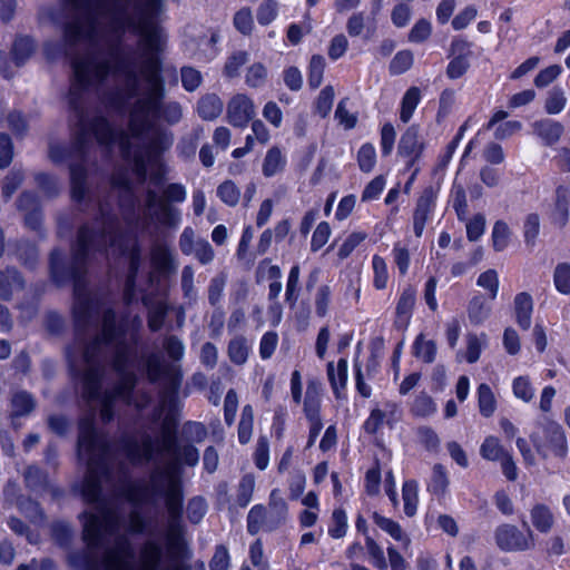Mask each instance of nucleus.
<instances>
[{"mask_svg":"<svg viewBox=\"0 0 570 570\" xmlns=\"http://www.w3.org/2000/svg\"><path fill=\"white\" fill-rule=\"evenodd\" d=\"M163 11V0H155L142 21H130L129 27L139 36L136 48L114 45L111 61L88 65L96 86L109 75L120 80L121 88L105 96L109 107L120 111L134 100L129 108L128 130L135 139L144 138L158 120L174 126L183 119V107L178 101H164L166 81L161 55L167 36L158 23Z\"/></svg>","mask_w":570,"mask_h":570,"instance_id":"obj_1","label":"nucleus"},{"mask_svg":"<svg viewBox=\"0 0 570 570\" xmlns=\"http://www.w3.org/2000/svg\"><path fill=\"white\" fill-rule=\"evenodd\" d=\"M101 322V332L94 337L88 333L75 334L73 342L66 347V358L71 379L80 383V397L89 406L79 421L90 412L96 415L97 403L100 420L107 424L115 417L118 401L140 412L153 397L146 390L135 391L137 375L130 367L136 343L127 340L126 321H119L115 309L106 308Z\"/></svg>","mask_w":570,"mask_h":570,"instance_id":"obj_2","label":"nucleus"},{"mask_svg":"<svg viewBox=\"0 0 570 570\" xmlns=\"http://www.w3.org/2000/svg\"><path fill=\"white\" fill-rule=\"evenodd\" d=\"M52 13L62 27L61 41H47L43 51L49 60L68 57L72 68L70 88L76 82V66L111 61L110 48L121 43L126 32L135 35L131 20H141L155 0H63Z\"/></svg>","mask_w":570,"mask_h":570,"instance_id":"obj_3","label":"nucleus"},{"mask_svg":"<svg viewBox=\"0 0 570 570\" xmlns=\"http://www.w3.org/2000/svg\"><path fill=\"white\" fill-rule=\"evenodd\" d=\"M128 257L126 278L137 279L141 265V249L138 240L121 226L118 215L108 202L99 203V217L92 224H83L71 247V259L65 261L61 249L50 253L49 268L52 282L58 286L73 283L75 303L72 307L75 334L88 333L95 313V302L86 288L88 256L91 252L107 253Z\"/></svg>","mask_w":570,"mask_h":570,"instance_id":"obj_4","label":"nucleus"},{"mask_svg":"<svg viewBox=\"0 0 570 570\" xmlns=\"http://www.w3.org/2000/svg\"><path fill=\"white\" fill-rule=\"evenodd\" d=\"M95 413L90 412L78 422V455L87 461V473L81 494L86 502L95 504L96 512L83 511L82 540L90 549H100L104 534H116L121 528V517L102 497V484H112V459L108 442L96 433Z\"/></svg>","mask_w":570,"mask_h":570,"instance_id":"obj_5","label":"nucleus"},{"mask_svg":"<svg viewBox=\"0 0 570 570\" xmlns=\"http://www.w3.org/2000/svg\"><path fill=\"white\" fill-rule=\"evenodd\" d=\"M90 73L88 65L78 63L76 66V82L69 89L68 102L76 118L71 146L69 148L58 144L49 146V158L52 163L60 164L67 159L70 160L71 197L77 203L85 200L88 193L86 163L92 138L107 147L116 140V132L106 117L95 116L89 120L86 115L83 94L89 87L96 86Z\"/></svg>","mask_w":570,"mask_h":570,"instance_id":"obj_6","label":"nucleus"},{"mask_svg":"<svg viewBox=\"0 0 570 570\" xmlns=\"http://www.w3.org/2000/svg\"><path fill=\"white\" fill-rule=\"evenodd\" d=\"M154 497L165 500L168 512V541L171 547H176L184 533L181 525L184 489L179 475L175 471L168 473L151 471L149 483L146 487L141 489L130 487L126 493L127 500L132 504L153 502L151 498Z\"/></svg>","mask_w":570,"mask_h":570,"instance_id":"obj_7","label":"nucleus"},{"mask_svg":"<svg viewBox=\"0 0 570 570\" xmlns=\"http://www.w3.org/2000/svg\"><path fill=\"white\" fill-rule=\"evenodd\" d=\"M164 439H163V451L171 455L173 463L166 469H155L154 471L169 472L175 471L181 480V465L196 466L199 462L198 449L190 444H179L177 442V421L168 413L161 424Z\"/></svg>","mask_w":570,"mask_h":570,"instance_id":"obj_8","label":"nucleus"},{"mask_svg":"<svg viewBox=\"0 0 570 570\" xmlns=\"http://www.w3.org/2000/svg\"><path fill=\"white\" fill-rule=\"evenodd\" d=\"M531 442L537 453L547 460L550 455L564 460L568 455V441L563 428L553 421L547 422L542 435L532 433Z\"/></svg>","mask_w":570,"mask_h":570,"instance_id":"obj_9","label":"nucleus"},{"mask_svg":"<svg viewBox=\"0 0 570 570\" xmlns=\"http://www.w3.org/2000/svg\"><path fill=\"white\" fill-rule=\"evenodd\" d=\"M157 440L148 432L139 433V439L127 436L121 440V449L134 465H141L154 461L155 456L163 451V446H157Z\"/></svg>","mask_w":570,"mask_h":570,"instance_id":"obj_10","label":"nucleus"},{"mask_svg":"<svg viewBox=\"0 0 570 570\" xmlns=\"http://www.w3.org/2000/svg\"><path fill=\"white\" fill-rule=\"evenodd\" d=\"M497 546L507 552L527 551L534 548L533 532L528 527L527 534L513 524H501L494 531Z\"/></svg>","mask_w":570,"mask_h":570,"instance_id":"obj_11","label":"nucleus"},{"mask_svg":"<svg viewBox=\"0 0 570 570\" xmlns=\"http://www.w3.org/2000/svg\"><path fill=\"white\" fill-rule=\"evenodd\" d=\"M135 550L125 535L115 540V546L105 552L102 564L105 570H130Z\"/></svg>","mask_w":570,"mask_h":570,"instance_id":"obj_12","label":"nucleus"},{"mask_svg":"<svg viewBox=\"0 0 570 570\" xmlns=\"http://www.w3.org/2000/svg\"><path fill=\"white\" fill-rule=\"evenodd\" d=\"M424 148L425 142L420 135V126L413 124L407 127L397 146V155L406 159V169H411L419 161Z\"/></svg>","mask_w":570,"mask_h":570,"instance_id":"obj_13","label":"nucleus"},{"mask_svg":"<svg viewBox=\"0 0 570 570\" xmlns=\"http://www.w3.org/2000/svg\"><path fill=\"white\" fill-rule=\"evenodd\" d=\"M471 43L464 39L455 38L450 46V60L446 67L448 78L454 80L461 78L470 68V59L473 55Z\"/></svg>","mask_w":570,"mask_h":570,"instance_id":"obj_14","label":"nucleus"},{"mask_svg":"<svg viewBox=\"0 0 570 570\" xmlns=\"http://www.w3.org/2000/svg\"><path fill=\"white\" fill-rule=\"evenodd\" d=\"M255 116L253 101L245 95L234 96L227 105V120L234 127L244 128Z\"/></svg>","mask_w":570,"mask_h":570,"instance_id":"obj_15","label":"nucleus"},{"mask_svg":"<svg viewBox=\"0 0 570 570\" xmlns=\"http://www.w3.org/2000/svg\"><path fill=\"white\" fill-rule=\"evenodd\" d=\"M436 195L432 187H426L416 200L413 213V230L416 237H421L425 224L434 209Z\"/></svg>","mask_w":570,"mask_h":570,"instance_id":"obj_16","label":"nucleus"},{"mask_svg":"<svg viewBox=\"0 0 570 570\" xmlns=\"http://www.w3.org/2000/svg\"><path fill=\"white\" fill-rule=\"evenodd\" d=\"M288 517V507L278 489L272 490L266 507V531L272 532L283 525Z\"/></svg>","mask_w":570,"mask_h":570,"instance_id":"obj_17","label":"nucleus"},{"mask_svg":"<svg viewBox=\"0 0 570 570\" xmlns=\"http://www.w3.org/2000/svg\"><path fill=\"white\" fill-rule=\"evenodd\" d=\"M26 279L23 275L14 266L0 268V299L9 302L13 298L14 293L23 291Z\"/></svg>","mask_w":570,"mask_h":570,"instance_id":"obj_18","label":"nucleus"},{"mask_svg":"<svg viewBox=\"0 0 570 570\" xmlns=\"http://www.w3.org/2000/svg\"><path fill=\"white\" fill-rule=\"evenodd\" d=\"M416 301V292L412 286H407L401 293L396 304L394 327L405 331L410 324L412 312Z\"/></svg>","mask_w":570,"mask_h":570,"instance_id":"obj_19","label":"nucleus"},{"mask_svg":"<svg viewBox=\"0 0 570 570\" xmlns=\"http://www.w3.org/2000/svg\"><path fill=\"white\" fill-rule=\"evenodd\" d=\"M183 382V372L179 367L169 366L165 371L164 385L160 391L163 405L174 407Z\"/></svg>","mask_w":570,"mask_h":570,"instance_id":"obj_20","label":"nucleus"},{"mask_svg":"<svg viewBox=\"0 0 570 570\" xmlns=\"http://www.w3.org/2000/svg\"><path fill=\"white\" fill-rule=\"evenodd\" d=\"M150 262L155 273L161 277L174 274L177 268L174 255L166 245H156L153 247Z\"/></svg>","mask_w":570,"mask_h":570,"instance_id":"obj_21","label":"nucleus"},{"mask_svg":"<svg viewBox=\"0 0 570 570\" xmlns=\"http://www.w3.org/2000/svg\"><path fill=\"white\" fill-rule=\"evenodd\" d=\"M532 128L533 132L542 140L544 146L556 145L564 131L562 124L549 118L534 121Z\"/></svg>","mask_w":570,"mask_h":570,"instance_id":"obj_22","label":"nucleus"},{"mask_svg":"<svg viewBox=\"0 0 570 570\" xmlns=\"http://www.w3.org/2000/svg\"><path fill=\"white\" fill-rule=\"evenodd\" d=\"M163 556L161 546L155 540H147L140 548L141 567L135 568L132 563L130 570H158Z\"/></svg>","mask_w":570,"mask_h":570,"instance_id":"obj_23","label":"nucleus"},{"mask_svg":"<svg viewBox=\"0 0 570 570\" xmlns=\"http://www.w3.org/2000/svg\"><path fill=\"white\" fill-rule=\"evenodd\" d=\"M533 312V299L527 292H521L514 297L515 322L523 331L531 326V316Z\"/></svg>","mask_w":570,"mask_h":570,"instance_id":"obj_24","label":"nucleus"},{"mask_svg":"<svg viewBox=\"0 0 570 570\" xmlns=\"http://www.w3.org/2000/svg\"><path fill=\"white\" fill-rule=\"evenodd\" d=\"M450 479L445 466L441 463H435L432 466V473L428 482L426 489L436 498H443L449 489Z\"/></svg>","mask_w":570,"mask_h":570,"instance_id":"obj_25","label":"nucleus"},{"mask_svg":"<svg viewBox=\"0 0 570 570\" xmlns=\"http://www.w3.org/2000/svg\"><path fill=\"white\" fill-rule=\"evenodd\" d=\"M327 377L336 399H342L341 390H344L347 382V361L340 358L337 365L333 362L327 364Z\"/></svg>","mask_w":570,"mask_h":570,"instance_id":"obj_26","label":"nucleus"},{"mask_svg":"<svg viewBox=\"0 0 570 570\" xmlns=\"http://www.w3.org/2000/svg\"><path fill=\"white\" fill-rule=\"evenodd\" d=\"M287 160L283 155L282 150L274 146L269 148L265 155L262 173L266 178H271L277 174H281L285 170Z\"/></svg>","mask_w":570,"mask_h":570,"instance_id":"obj_27","label":"nucleus"},{"mask_svg":"<svg viewBox=\"0 0 570 570\" xmlns=\"http://www.w3.org/2000/svg\"><path fill=\"white\" fill-rule=\"evenodd\" d=\"M37 406L35 396L24 390L16 392L11 397L12 419L28 416Z\"/></svg>","mask_w":570,"mask_h":570,"instance_id":"obj_28","label":"nucleus"},{"mask_svg":"<svg viewBox=\"0 0 570 570\" xmlns=\"http://www.w3.org/2000/svg\"><path fill=\"white\" fill-rule=\"evenodd\" d=\"M153 135L147 144V151L153 157H158L170 149L174 144V134L161 128H153Z\"/></svg>","mask_w":570,"mask_h":570,"instance_id":"obj_29","label":"nucleus"},{"mask_svg":"<svg viewBox=\"0 0 570 570\" xmlns=\"http://www.w3.org/2000/svg\"><path fill=\"white\" fill-rule=\"evenodd\" d=\"M530 517L533 527L541 533H548L553 528L554 515L547 504H534L530 510Z\"/></svg>","mask_w":570,"mask_h":570,"instance_id":"obj_30","label":"nucleus"},{"mask_svg":"<svg viewBox=\"0 0 570 570\" xmlns=\"http://www.w3.org/2000/svg\"><path fill=\"white\" fill-rule=\"evenodd\" d=\"M224 104L216 94H207L197 102V111L202 119L214 120L223 111Z\"/></svg>","mask_w":570,"mask_h":570,"instance_id":"obj_31","label":"nucleus"},{"mask_svg":"<svg viewBox=\"0 0 570 570\" xmlns=\"http://www.w3.org/2000/svg\"><path fill=\"white\" fill-rule=\"evenodd\" d=\"M36 42L28 36H19L16 38L12 48L11 56L17 67H21L26 61L35 53Z\"/></svg>","mask_w":570,"mask_h":570,"instance_id":"obj_32","label":"nucleus"},{"mask_svg":"<svg viewBox=\"0 0 570 570\" xmlns=\"http://www.w3.org/2000/svg\"><path fill=\"white\" fill-rule=\"evenodd\" d=\"M97 550L87 546L83 550L69 553V564L79 570H98V559L95 554Z\"/></svg>","mask_w":570,"mask_h":570,"instance_id":"obj_33","label":"nucleus"},{"mask_svg":"<svg viewBox=\"0 0 570 570\" xmlns=\"http://www.w3.org/2000/svg\"><path fill=\"white\" fill-rule=\"evenodd\" d=\"M249 351L247 338L243 335H238L228 342L227 354L229 361L235 365H244L248 360Z\"/></svg>","mask_w":570,"mask_h":570,"instance_id":"obj_34","label":"nucleus"},{"mask_svg":"<svg viewBox=\"0 0 570 570\" xmlns=\"http://www.w3.org/2000/svg\"><path fill=\"white\" fill-rule=\"evenodd\" d=\"M303 411L308 422L322 421L320 414L321 399L317 386L314 383L307 385Z\"/></svg>","mask_w":570,"mask_h":570,"instance_id":"obj_35","label":"nucleus"},{"mask_svg":"<svg viewBox=\"0 0 570 570\" xmlns=\"http://www.w3.org/2000/svg\"><path fill=\"white\" fill-rule=\"evenodd\" d=\"M372 519L381 530L390 534L394 540L402 541L405 546L410 544V538L403 532L401 525L396 521L383 517L379 512H373Z\"/></svg>","mask_w":570,"mask_h":570,"instance_id":"obj_36","label":"nucleus"},{"mask_svg":"<svg viewBox=\"0 0 570 570\" xmlns=\"http://www.w3.org/2000/svg\"><path fill=\"white\" fill-rule=\"evenodd\" d=\"M16 256L23 266L33 269L38 263L39 252L36 244L21 239L16 245Z\"/></svg>","mask_w":570,"mask_h":570,"instance_id":"obj_37","label":"nucleus"},{"mask_svg":"<svg viewBox=\"0 0 570 570\" xmlns=\"http://www.w3.org/2000/svg\"><path fill=\"white\" fill-rule=\"evenodd\" d=\"M491 313V306L487 303L483 295L472 297L468 306L469 320L474 325L482 324Z\"/></svg>","mask_w":570,"mask_h":570,"instance_id":"obj_38","label":"nucleus"},{"mask_svg":"<svg viewBox=\"0 0 570 570\" xmlns=\"http://www.w3.org/2000/svg\"><path fill=\"white\" fill-rule=\"evenodd\" d=\"M413 355L424 363H433L436 356V343L433 340H425L421 333L413 343Z\"/></svg>","mask_w":570,"mask_h":570,"instance_id":"obj_39","label":"nucleus"},{"mask_svg":"<svg viewBox=\"0 0 570 570\" xmlns=\"http://www.w3.org/2000/svg\"><path fill=\"white\" fill-rule=\"evenodd\" d=\"M421 100V90L417 87H410L401 101L400 119L406 124L412 118L414 110L416 109Z\"/></svg>","mask_w":570,"mask_h":570,"instance_id":"obj_40","label":"nucleus"},{"mask_svg":"<svg viewBox=\"0 0 570 570\" xmlns=\"http://www.w3.org/2000/svg\"><path fill=\"white\" fill-rule=\"evenodd\" d=\"M24 181V171L22 169H11L1 180V196L4 202H9L12 195Z\"/></svg>","mask_w":570,"mask_h":570,"instance_id":"obj_41","label":"nucleus"},{"mask_svg":"<svg viewBox=\"0 0 570 570\" xmlns=\"http://www.w3.org/2000/svg\"><path fill=\"white\" fill-rule=\"evenodd\" d=\"M415 480H406L402 487V499L404 502V513L407 517H413L416 513L419 503V490Z\"/></svg>","mask_w":570,"mask_h":570,"instance_id":"obj_42","label":"nucleus"},{"mask_svg":"<svg viewBox=\"0 0 570 570\" xmlns=\"http://www.w3.org/2000/svg\"><path fill=\"white\" fill-rule=\"evenodd\" d=\"M26 487L31 491L43 490L48 484V474L39 466L28 465L23 472Z\"/></svg>","mask_w":570,"mask_h":570,"instance_id":"obj_43","label":"nucleus"},{"mask_svg":"<svg viewBox=\"0 0 570 570\" xmlns=\"http://www.w3.org/2000/svg\"><path fill=\"white\" fill-rule=\"evenodd\" d=\"M158 207L159 210L155 217L161 226L176 228L180 224L181 214L178 208L167 203H159Z\"/></svg>","mask_w":570,"mask_h":570,"instance_id":"obj_44","label":"nucleus"},{"mask_svg":"<svg viewBox=\"0 0 570 570\" xmlns=\"http://www.w3.org/2000/svg\"><path fill=\"white\" fill-rule=\"evenodd\" d=\"M169 306L165 301H157L147 313V325L151 332H158L165 324Z\"/></svg>","mask_w":570,"mask_h":570,"instance_id":"obj_45","label":"nucleus"},{"mask_svg":"<svg viewBox=\"0 0 570 570\" xmlns=\"http://www.w3.org/2000/svg\"><path fill=\"white\" fill-rule=\"evenodd\" d=\"M255 489V478L253 474H244L237 485L235 504L239 508H246L252 501Z\"/></svg>","mask_w":570,"mask_h":570,"instance_id":"obj_46","label":"nucleus"},{"mask_svg":"<svg viewBox=\"0 0 570 570\" xmlns=\"http://www.w3.org/2000/svg\"><path fill=\"white\" fill-rule=\"evenodd\" d=\"M478 405L481 415L484 417H490L497 409L494 394L485 383L480 384L478 387Z\"/></svg>","mask_w":570,"mask_h":570,"instance_id":"obj_47","label":"nucleus"},{"mask_svg":"<svg viewBox=\"0 0 570 570\" xmlns=\"http://www.w3.org/2000/svg\"><path fill=\"white\" fill-rule=\"evenodd\" d=\"M509 452L501 445L499 439L492 435L485 438L480 446L481 456L488 461H500Z\"/></svg>","mask_w":570,"mask_h":570,"instance_id":"obj_48","label":"nucleus"},{"mask_svg":"<svg viewBox=\"0 0 570 570\" xmlns=\"http://www.w3.org/2000/svg\"><path fill=\"white\" fill-rule=\"evenodd\" d=\"M261 530L266 531V507L256 504L247 514V532L255 535Z\"/></svg>","mask_w":570,"mask_h":570,"instance_id":"obj_49","label":"nucleus"},{"mask_svg":"<svg viewBox=\"0 0 570 570\" xmlns=\"http://www.w3.org/2000/svg\"><path fill=\"white\" fill-rule=\"evenodd\" d=\"M51 537L61 548H69L73 538V530L69 522L56 521L51 524Z\"/></svg>","mask_w":570,"mask_h":570,"instance_id":"obj_50","label":"nucleus"},{"mask_svg":"<svg viewBox=\"0 0 570 570\" xmlns=\"http://www.w3.org/2000/svg\"><path fill=\"white\" fill-rule=\"evenodd\" d=\"M492 246L495 252L504 250L510 243L511 230L503 220H497L492 228Z\"/></svg>","mask_w":570,"mask_h":570,"instance_id":"obj_51","label":"nucleus"},{"mask_svg":"<svg viewBox=\"0 0 570 570\" xmlns=\"http://www.w3.org/2000/svg\"><path fill=\"white\" fill-rule=\"evenodd\" d=\"M216 194L217 197L229 207H235L240 199V190L230 179H227L218 185Z\"/></svg>","mask_w":570,"mask_h":570,"instance_id":"obj_52","label":"nucleus"},{"mask_svg":"<svg viewBox=\"0 0 570 570\" xmlns=\"http://www.w3.org/2000/svg\"><path fill=\"white\" fill-rule=\"evenodd\" d=\"M436 412V404L426 393H420L413 401L411 413L417 417L431 416Z\"/></svg>","mask_w":570,"mask_h":570,"instance_id":"obj_53","label":"nucleus"},{"mask_svg":"<svg viewBox=\"0 0 570 570\" xmlns=\"http://www.w3.org/2000/svg\"><path fill=\"white\" fill-rule=\"evenodd\" d=\"M226 283L227 276L225 273H219L210 279L207 288L208 303L210 306L220 307L219 303L223 297Z\"/></svg>","mask_w":570,"mask_h":570,"instance_id":"obj_54","label":"nucleus"},{"mask_svg":"<svg viewBox=\"0 0 570 570\" xmlns=\"http://www.w3.org/2000/svg\"><path fill=\"white\" fill-rule=\"evenodd\" d=\"M199 142V135L193 132L180 138L176 150L178 156L184 160H193Z\"/></svg>","mask_w":570,"mask_h":570,"instance_id":"obj_55","label":"nucleus"},{"mask_svg":"<svg viewBox=\"0 0 570 570\" xmlns=\"http://www.w3.org/2000/svg\"><path fill=\"white\" fill-rule=\"evenodd\" d=\"M325 59L321 55H314L311 58L308 66V86L312 89H316L323 81V75L325 70Z\"/></svg>","mask_w":570,"mask_h":570,"instance_id":"obj_56","label":"nucleus"},{"mask_svg":"<svg viewBox=\"0 0 570 570\" xmlns=\"http://www.w3.org/2000/svg\"><path fill=\"white\" fill-rule=\"evenodd\" d=\"M299 273L298 265L292 266L286 283L285 301L291 308L295 307L298 299Z\"/></svg>","mask_w":570,"mask_h":570,"instance_id":"obj_57","label":"nucleus"},{"mask_svg":"<svg viewBox=\"0 0 570 570\" xmlns=\"http://www.w3.org/2000/svg\"><path fill=\"white\" fill-rule=\"evenodd\" d=\"M413 53L410 50L399 51L390 62L389 70L391 75H402L413 65Z\"/></svg>","mask_w":570,"mask_h":570,"instance_id":"obj_58","label":"nucleus"},{"mask_svg":"<svg viewBox=\"0 0 570 570\" xmlns=\"http://www.w3.org/2000/svg\"><path fill=\"white\" fill-rule=\"evenodd\" d=\"M180 78L183 88L188 92H193L198 89L203 82L202 72L190 66H184L180 68Z\"/></svg>","mask_w":570,"mask_h":570,"instance_id":"obj_59","label":"nucleus"},{"mask_svg":"<svg viewBox=\"0 0 570 570\" xmlns=\"http://www.w3.org/2000/svg\"><path fill=\"white\" fill-rule=\"evenodd\" d=\"M357 164L363 173H371L376 164V151L372 144L366 142L357 151Z\"/></svg>","mask_w":570,"mask_h":570,"instance_id":"obj_60","label":"nucleus"},{"mask_svg":"<svg viewBox=\"0 0 570 570\" xmlns=\"http://www.w3.org/2000/svg\"><path fill=\"white\" fill-rule=\"evenodd\" d=\"M278 13V2L276 0H264L257 8L256 19L261 26L272 23Z\"/></svg>","mask_w":570,"mask_h":570,"instance_id":"obj_61","label":"nucleus"},{"mask_svg":"<svg viewBox=\"0 0 570 570\" xmlns=\"http://www.w3.org/2000/svg\"><path fill=\"white\" fill-rule=\"evenodd\" d=\"M21 513L33 523L42 522L46 518L39 502L32 499H24L18 503Z\"/></svg>","mask_w":570,"mask_h":570,"instance_id":"obj_62","label":"nucleus"},{"mask_svg":"<svg viewBox=\"0 0 570 570\" xmlns=\"http://www.w3.org/2000/svg\"><path fill=\"white\" fill-rule=\"evenodd\" d=\"M553 283L561 294H570V264L559 263L553 273Z\"/></svg>","mask_w":570,"mask_h":570,"instance_id":"obj_63","label":"nucleus"},{"mask_svg":"<svg viewBox=\"0 0 570 570\" xmlns=\"http://www.w3.org/2000/svg\"><path fill=\"white\" fill-rule=\"evenodd\" d=\"M567 99L561 88H552L547 97L544 109L549 115H557L561 112L566 106Z\"/></svg>","mask_w":570,"mask_h":570,"instance_id":"obj_64","label":"nucleus"}]
</instances>
